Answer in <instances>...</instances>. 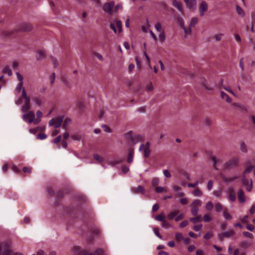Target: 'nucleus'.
Instances as JSON below:
<instances>
[{
  "label": "nucleus",
  "mask_w": 255,
  "mask_h": 255,
  "mask_svg": "<svg viewBox=\"0 0 255 255\" xmlns=\"http://www.w3.org/2000/svg\"><path fill=\"white\" fill-rule=\"evenodd\" d=\"M240 165V157L238 156H233L224 163L223 167L226 169H230L238 167Z\"/></svg>",
  "instance_id": "f257e3e1"
},
{
  "label": "nucleus",
  "mask_w": 255,
  "mask_h": 255,
  "mask_svg": "<svg viewBox=\"0 0 255 255\" xmlns=\"http://www.w3.org/2000/svg\"><path fill=\"white\" fill-rule=\"evenodd\" d=\"M10 245L7 242L0 243V255H11L12 253L10 249Z\"/></svg>",
  "instance_id": "f03ea898"
},
{
  "label": "nucleus",
  "mask_w": 255,
  "mask_h": 255,
  "mask_svg": "<svg viewBox=\"0 0 255 255\" xmlns=\"http://www.w3.org/2000/svg\"><path fill=\"white\" fill-rule=\"evenodd\" d=\"M64 116L53 118L49 122L50 127H54L55 128H58L61 127L63 121Z\"/></svg>",
  "instance_id": "7ed1b4c3"
},
{
  "label": "nucleus",
  "mask_w": 255,
  "mask_h": 255,
  "mask_svg": "<svg viewBox=\"0 0 255 255\" xmlns=\"http://www.w3.org/2000/svg\"><path fill=\"white\" fill-rule=\"evenodd\" d=\"M22 115L23 120L29 124L33 123L35 119V114L34 112L30 111Z\"/></svg>",
  "instance_id": "20e7f679"
},
{
  "label": "nucleus",
  "mask_w": 255,
  "mask_h": 255,
  "mask_svg": "<svg viewBox=\"0 0 255 255\" xmlns=\"http://www.w3.org/2000/svg\"><path fill=\"white\" fill-rule=\"evenodd\" d=\"M115 6V2L114 1H111L109 2L105 3L103 6V10L111 15L113 12V8Z\"/></svg>",
  "instance_id": "39448f33"
},
{
  "label": "nucleus",
  "mask_w": 255,
  "mask_h": 255,
  "mask_svg": "<svg viewBox=\"0 0 255 255\" xmlns=\"http://www.w3.org/2000/svg\"><path fill=\"white\" fill-rule=\"evenodd\" d=\"M241 183L243 186H246L247 190L249 192H251L252 190L253 186V181L252 179L249 180L246 176L243 177L241 179Z\"/></svg>",
  "instance_id": "423d86ee"
},
{
  "label": "nucleus",
  "mask_w": 255,
  "mask_h": 255,
  "mask_svg": "<svg viewBox=\"0 0 255 255\" xmlns=\"http://www.w3.org/2000/svg\"><path fill=\"white\" fill-rule=\"evenodd\" d=\"M32 26L30 23H22L19 24L17 30L20 31H29L32 30Z\"/></svg>",
  "instance_id": "0eeeda50"
},
{
  "label": "nucleus",
  "mask_w": 255,
  "mask_h": 255,
  "mask_svg": "<svg viewBox=\"0 0 255 255\" xmlns=\"http://www.w3.org/2000/svg\"><path fill=\"white\" fill-rule=\"evenodd\" d=\"M104 252V250L101 248L97 249L94 253H89L87 251L83 250L80 255H103Z\"/></svg>",
  "instance_id": "6e6552de"
},
{
  "label": "nucleus",
  "mask_w": 255,
  "mask_h": 255,
  "mask_svg": "<svg viewBox=\"0 0 255 255\" xmlns=\"http://www.w3.org/2000/svg\"><path fill=\"white\" fill-rule=\"evenodd\" d=\"M208 9V4L206 1H202L199 5V12L201 16L204 15V13Z\"/></svg>",
  "instance_id": "1a4fd4ad"
},
{
  "label": "nucleus",
  "mask_w": 255,
  "mask_h": 255,
  "mask_svg": "<svg viewBox=\"0 0 255 255\" xmlns=\"http://www.w3.org/2000/svg\"><path fill=\"white\" fill-rule=\"evenodd\" d=\"M174 19L175 20L178 25L184 30L185 35L186 36L187 34V30L184 26V22L182 17L179 16H175Z\"/></svg>",
  "instance_id": "9d476101"
},
{
  "label": "nucleus",
  "mask_w": 255,
  "mask_h": 255,
  "mask_svg": "<svg viewBox=\"0 0 255 255\" xmlns=\"http://www.w3.org/2000/svg\"><path fill=\"white\" fill-rule=\"evenodd\" d=\"M187 6L189 9H195L196 7V0H184Z\"/></svg>",
  "instance_id": "9b49d317"
},
{
  "label": "nucleus",
  "mask_w": 255,
  "mask_h": 255,
  "mask_svg": "<svg viewBox=\"0 0 255 255\" xmlns=\"http://www.w3.org/2000/svg\"><path fill=\"white\" fill-rule=\"evenodd\" d=\"M238 197L240 203H243L246 201L244 192L242 189H240L238 192Z\"/></svg>",
  "instance_id": "f8f14e48"
},
{
  "label": "nucleus",
  "mask_w": 255,
  "mask_h": 255,
  "mask_svg": "<svg viewBox=\"0 0 255 255\" xmlns=\"http://www.w3.org/2000/svg\"><path fill=\"white\" fill-rule=\"evenodd\" d=\"M143 141V137L139 134H136L133 136L132 140L130 144H135L140 141Z\"/></svg>",
  "instance_id": "ddd939ff"
},
{
  "label": "nucleus",
  "mask_w": 255,
  "mask_h": 255,
  "mask_svg": "<svg viewBox=\"0 0 255 255\" xmlns=\"http://www.w3.org/2000/svg\"><path fill=\"white\" fill-rule=\"evenodd\" d=\"M220 97L222 100H225L227 103H230L232 102V99L223 91L220 92Z\"/></svg>",
  "instance_id": "4468645a"
},
{
  "label": "nucleus",
  "mask_w": 255,
  "mask_h": 255,
  "mask_svg": "<svg viewBox=\"0 0 255 255\" xmlns=\"http://www.w3.org/2000/svg\"><path fill=\"white\" fill-rule=\"evenodd\" d=\"M14 33L13 30H2L0 32V35L2 37H7L12 36Z\"/></svg>",
  "instance_id": "2eb2a0df"
},
{
  "label": "nucleus",
  "mask_w": 255,
  "mask_h": 255,
  "mask_svg": "<svg viewBox=\"0 0 255 255\" xmlns=\"http://www.w3.org/2000/svg\"><path fill=\"white\" fill-rule=\"evenodd\" d=\"M134 154V150L133 149H129L128 150V159L127 161L129 163H131L133 160Z\"/></svg>",
  "instance_id": "dca6fc26"
},
{
  "label": "nucleus",
  "mask_w": 255,
  "mask_h": 255,
  "mask_svg": "<svg viewBox=\"0 0 255 255\" xmlns=\"http://www.w3.org/2000/svg\"><path fill=\"white\" fill-rule=\"evenodd\" d=\"M172 4L174 6L176 7L180 12H182L183 11L182 4L181 2H179L176 0H174L172 2Z\"/></svg>",
  "instance_id": "f3484780"
},
{
  "label": "nucleus",
  "mask_w": 255,
  "mask_h": 255,
  "mask_svg": "<svg viewBox=\"0 0 255 255\" xmlns=\"http://www.w3.org/2000/svg\"><path fill=\"white\" fill-rule=\"evenodd\" d=\"M179 211L178 210H176L173 212H170L167 215V218L170 220L175 219V217L179 214Z\"/></svg>",
  "instance_id": "a211bd4d"
},
{
  "label": "nucleus",
  "mask_w": 255,
  "mask_h": 255,
  "mask_svg": "<svg viewBox=\"0 0 255 255\" xmlns=\"http://www.w3.org/2000/svg\"><path fill=\"white\" fill-rule=\"evenodd\" d=\"M240 148L242 152L247 153L248 152L247 146L244 141H241L240 142Z\"/></svg>",
  "instance_id": "6ab92c4d"
},
{
  "label": "nucleus",
  "mask_w": 255,
  "mask_h": 255,
  "mask_svg": "<svg viewBox=\"0 0 255 255\" xmlns=\"http://www.w3.org/2000/svg\"><path fill=\"white\" fill-rule=\"evenodd\" d=\"M198 20V19L196 17H194L191 19V22L189 24V30L190 32H191V27L194 26L196 25V24L197 23Z\"/></svg>",
  "instance_id": "aec40b11"
},
{
  "label": "nucleus",
  "mask_w": 255,
  "mask_h": 255,
  "mask_svg": "<svg viewBox=\"0 0 255 255\" xmlns=\"http://www.w3.org/2000/svg\"><path fill=\"white\" fill-rule=\"evenodd\" d=\"M232 105L233 106L240 108L242 111L247 112V109L245 106L240 104L239 103H232Z\"/></svg>",
  "instance_id": "412c9836"
},
{
  "label": "nucleus",
  "mask_w": 255,
  "mask_h": 255,
  "mask_svg": "<svg viewBox=\"0 0 255 255\" xmlns=\"http://www.w3.org/2000/svg\"><path fill=\"white\" fill-rule=\"evenodd\" d=\"M254 168V166L253 165H250L248 167H247L243 172V176H246L247 174H248L250 172H251L253 170Z\"/></svg>",
  "instance_id": "4be33fe9"
},
{
  "label": "nucleus",
  "mask_w": 255,
  "mask_h": 255,
  "mask_svg": "<svg viewBox=\"0 0 255 255\" xmlns=\"http://www.w3.org/2000/svg\"><path fill=\"white\" fill-rule=\"evenodd\" d=\"M251 245V242L247 241H242L240 243V246L244 248H247Z\"/></svg>",
  "instance_id": "5701e85b"
},
{
  "label": "nucleus",
  "mask_w": 255,
  "mask_h": 255,
  "mask_svg": "<svg viewBox=\"0 0 255 255\" xmlns=\"http://www.w3.org/2000/svg\"><path fill=\"white\" fill-rule=\"evenodd\" d=\"M2 72L3 73H7L8 75L9 76H10L12 75V72L11 69L9 68V66L8 65L5 66L3 69H2Z\"/></svg>",
  "instance_id": "b1692460"
},
{
  "label": "nucleus",
  "mask_w": 255,
  "mask_h": 255,
  "mask_svg": "<svg viewBox=\"0 0 255 255\" xmlns=\"http://www.w3.org/2000/svg\"><path fill=\"white\" fill-rule=\"evenodd\" d=\"M30 104H27V103H24V105L21 107V111L23 113L27 112H28V110L30 109Z\"/></svg>",
  "instance_id": "393cba45"
},
{
  "label": "nucleus",
  "mask_w": 255,
  "mask_h": 255,
  "mask_svg": "<svg viewBox=\"0 0 255 255\" xmlns=\"http://www.w3.org/2000/svg\"><path fill=\"white\" fill-rule=\"evenodd\" d=\"M215 211L217 212H219L221 211L222 210L224 211L223 206L219 202H218L215 204Z\"/></svg>",
  "instance_id": "a878e982"
},
{
  "label": "nucleus",
  "mask_w": 255,
  "mask_h": 255,
  "mask_svg": "<svg viewBox=\"0 0 255 255\" xmlns=\"http://www.w3.org/2000/svg\"><path fill=\"white\" fill-rule=\"evenodd\" d=\"M165 215L162 213L160 215H158L155 216V219L158 221L160 222H163L165 220Z\"/></svg>",
  "instance_id": "bb28decb"
},
{
  "label": "nucleus",
  "mask_w": 255,
  "mask_h": 255,
  "mask_svg": "<svg viewBox=\"0 0 255 255\" xmlns=\"http://www.w3.org/2000/svg\"><path fill=\"white\" fill-rule=\"evenodd\" d=\"M143 151V155L145 158H147L149 157L151 151L150 150V148L143 147V149H142Z\"/></svg>",
  "instance_id": "cd10ccee"
},
{
  "label": "nucleus",
  "mask_w": 255,
  "mask_h": 255,
  "mask_svg": "<svg viewBox=\"0 0 255 255\" xmlns=\"http://www.w3.org/2000/svg\"><path fill=\"white\" fill-rule=\"evenodd\" d=\"M193 195L195 197L198 196H201L203 194L202 192L198 188H196L195 190L193 191L192 192Z\"/></svg>",
  "instance_id": "c85d7f7f"
},
{
  "label": "nucleus",
  "mask_w": 255,
  "mask_h": 255,
  "mask_svg": "<svg viewBox=\"0 0 255 255\" xmlns=\"http://www.w3.org/2000/svg\"><path fill=\"white\" fill-rule=\"evenodd\" d=\"M246 59H247L248 65L250 67H252L255 65V58H254L253 59H251L250 58V57L248 56V57H246Z\"/></svg>",
  "instance_id": "c756f323"
},
{
  "label": "nucleus",
  "mask_w": 255,
  "mask_h": 255,
  "mask_svg": "<svg viewBox=\"0 0 255 255\" xmlns=\"http://www.w3.org/2000/svg\"><path fill=\"white\" fill-rule=\"evenodd\" d=\"M61 80L66 87L68 88H70L71 87V84L65 77H62L61 78Z\"/></svg>",
  "instance_id": "7c9ffc66"
},
{
  "label": "nucleus",
  "mask_w": 255,
  "mask_h": 255,
  "mask_svg": "<svg viewBox=\"0 0 255 255\" xmlns=\"http://www.w3.org/2000/svg\"><path fill=\"white\" fill-rule=\"evenodd\" d=\"M236 10L237 13L242 17H244L245 16V12L242 8L240 6H236Z\"/></svg>",
  "instance_id": "2f4dec72"
},
{
  "label": "nucleus",
  "mask_w": 255,
  "mask_h": 255,
  "mask_svg": "<svg viewBox=\"0 0 255 255\" xmlns=\"http://www.w3.org/2000/svg\"><path fill=\"white\" fill-rule=\"evenodd\" d=\"M71 120L70 119L66 118L64 121H63V123L62 125V128L66 129L67 128V127L68 125L71 122Z\"/></svg>",
  "instance_id": "473e14b6"
},
{
  "label": "nucleus",
  "mask_w": 255,
  "mask_h": 255,
  "mask_svg": "<svg viewBox=\"0 0 255 255\" xmlns=\"http://www.w3.org/2000/svg\"><path fill=\"white\" fill-rule=\"evenodd\" d=\"M201 220V216L200 215L197 216L194 218H191L189 219V220L193 222L194 224H196L199 222Z\"/></svg>",
  "instance_id": "72a5a7b5"
},
{
  "label": "nucleus",
  "mask_w": 255,
  "mask_h": 255,
  "mask_svg": "<svg viewBox=\"0 0 255 255\" xmlns=\"http://www.w3.org/2000/svg\"><path fill=\"white\" fill-rule=\"evenodd\" d=\"M116 26L118 29V32L120 33L122 30V21L120 20H116Z\"/></svg>",
  "instance_id": "f704fd0d"
},
{
  "label": "nucleus",
  "mask_w": 255,
  "mask_h": 255,
  "mask_svg": "<svg viewBox=\"0 0 255 255\" xmlns=\"http://www.w3.org/2000/svg\"><path fill=\"white\" fill-rule=\"evenodd\" d=\"M234 234V232L232 230H228V231H227L224 233V235H225V237L227 238H229L230 237L233 235Z\"/></svg>",
  "instance_id": "c9c22d12"
},
{
  "label": "nucleus",
  "mask_w": 255,
  "mask_h": 255,
  "mask_svg": "<svg viewBox=\"0 0 255 255\" xmlns=\"http://www.w3.org/2000/svg\"><path fill=\"white\" fill-rule=\"evenodd\" d=\"M126 138L127 140H128L129 144L130 143L132 138H133V136L131 134V131H128L126 135H125Z\"/></svg>",
  "instance_id": "e433bc0d"
},
{
  "label": "nucleus",
  "mask_w": 255,
  "mask_h": 255,
  "mask_svg": "<svg viewBox=\"0 0 255 255\" xmlns=\"http://www.w3.org/2000/svg\"><path fill=\"white\" fill-rule=\"evenodd\" d=\"M155 28L156 30L160 33L162 31H164L162 29L161 24L159 22H158L155 24Z\"/></svg>",
  "instance_id": "4c0bfd02"
},
{
  "label": "nucleus",
  "mask_w": 255,
  "mask_h": 255,
  "mask_svg": "<svg viewBox=\"0 0 255 255\" xmlns=\"http://www.w3.org/2000/svg\"><path fill=\"white\" fill-rule=\"evenodd\" d=\"M201 204H202V202H201V201L199 199H195L194 200L192 204H191V206H196V207H198V206H200L201 205Z\"/></svg>",
  "instance_id": "58836bf2"
},
{
  "label": "nucleus",
  "mask_w": 255,
  "mask_h": 255,
  "mask_svg": "<svg viewBox=\"0 0 255 255\" xmlns=\"http://www.w3.org/2000/svg\"><path fill=\"white\" fill-rule=\"evenodd\" d=\"M199 208L196 206H192L191 210V213L193 216H197L198 214Z\"/></svg>",
  "instance_id": "ea45409f"
},
{
  "label": "nucleus",
  "mask_w": 255,
  "mask_h": 255,
  "mask_svg": "<svg viewBox=\"0 0 255 255\" xmlns=\"http://www.w3.org/2000/svg\"><path fill=\"white\" fill-rule=\"evenodd\" d=\"M223 216L226 220H230L232 219V216L226 211V209L224 210L223 212Z\"/></svg>",
  "instance_id": "a19ab883"
},
{
  "label": "nucleus",
  "mask_w": 255,
  "mask_h": 255,
  "mask_svg": "<svg viewBox=\"0 0 255 255\" xmlns=\"http://www.w3.org/2000/svg\"><path fill=\"white\" fill-rule=\"evenodd\" d=\"M203 220L204 222L208 223L212 220V218L209 214H206L204 215Z\"/></svg>",
  "instance_id": "79ce46f5"
},
{
  "label": "nucleus",
  "mask_w": 255,
  "mask_h": 255,
  "mask_svg": "<svg viewBox=\"0 0 255 255\" xmlns=\"http://www.w3.org/2000/svg\"><path fill=\"white\" fill-rule=\"evenodd\" d=\"M175 239L177 242H180L182 240H183V236L180 233H175Z\"/></svg>",
  "instance_id": "37998d69"
},
{
  "label": "nucleus",
  "mask_w": 255,
  "mask_h": 255,
  "mask_svg": "<svg viewBox=\"0 0 255 255\" xmlns=\"http://www.w3.org/2000/svg\"><path fill=\"white\" fill-rule=\"evenodd\" d=\"M223 80H221V86L226 91L229 92L230 93H231L232 95H233L234 96H236V95L235 93L233 92V91L231 90V89L228 86H225L223 85L222 84Z\"/></svg>",
  "instance_id": "c03bdc74"
},
{
  "label": "nucleus",
  "mask_w": 255,
  "mask_h": 255,
  "mask_svg": "<svg viewBox=\"0 0 255 255\" xmlns=\"http://www.w3.org/2000/svg\"><path fill=\"white\" fill-rule=\"evenodd\" d=\"M185 217V216L183 214L180 213L178 214L175 218V221L176 222H178L182 219H183Z\"/></svg>",
  "instance_id": "a18cd8bd"
},
{
  "label": "nucleus",
  "mask_w": 255,
  "mask_h": 255,
  "mask_svg": "<svg viewBox=\"0 0 255 255\" xmlns=\"http://www.w3.org/2000/svg\"><path fill=\"white\" fill-rule=\"evenodd\" d=\"M213 208V204L211 201H209L206 205V209L208 211H211Z\"/></svg>",
  "instance_id": "49530a36"
},
{
  "label": "nucleus",
  "mask_w": 255,
  "mask_h": 255,
  "mask_svg": "<svg viewBox=\"0 0 255 255\" xmlns=\"http://www.w3.org/2000/svg\"><path fill=\"white\" fill-rule=\"evenodd\" d=\"M158 37H159V40L161 42H164V41L165 40V35L164 32L162 31L161 32H160L158 35Z\"/></svg>",
  "instance_id": "de8ad7c7"
},
{
  "label": "nucleus",
  "mask_w": 255,
  "mask_h": 255,
  "mask_svg": "<svg viewBox=\"0 0 255 255\" xmlns=\"http://www.w3.org/2000/svg\"><path fill=\"white\" fill-rule=\"evenodd\" d=\"M71 138L75 141H80L81 139V135L80 134H74L71 136Z\"/></svg>",
  "instance_id": "09e8293b"
},
{
  "label": "nucleus",
  "mask_w": 255,
  "mask_h": 255,
  "mask_svg": "<svg viewBox=\"0 0 255 255\" xmlns=\"http://www.w3.org/2000/svg\"><path fill=\"white\" fill-rule=\"evenodd\" d=\"M143 147H145V148H149L150 147V142H146L145 143V144H140L139 147V150L140 151H142V149H143Z\"/></svg>",
  "instance_id": "8fccbe9b"
},
{
  "label": "nucleus",
  "mask_w": 255,
  "mask_h": 255,
  "mask_svg": "<svg viewBox=\"0 0 255 255\" xmlns=\"http://www.w3.org/2000/svg\"><path fill=\"white\" fill-rule=\"evenodd\" d=\"M233 255H246L245 253L243 252H241L238 249H236L234 250Z\"/></svg>",
  "instance_id": "3c124183"
},
{
  "label": "nucleus",
  "mask_w": 255,
  "mask_h": 255,
  "mask_svg": "<svg viewBox=\"0 0 255 255\" xmlns=\"http://www.w3.org/2000/svg\"><path fill=\"white\" fill-rule=\"evenodd\" d=\"M213 236V234L212 232L209 231L204 236V238L206 240H209L211 239Z\"/></svg>",
  "instance_id": "603ef678"
},
{
  "label": "nucleus",
  "mask_w": 255,
  "mask_h": 255,
  "mask_svg": "<svg viewBox=\"0 0 255 255\" xmlns=\"http://www.w3.org/2000/svg\"><path fill=\"white\" fill-rule=\"evenodd\" d=\"M243 235L245 237H247V238H250V239H253L254 238V236L253 235L249 232H244L243 233Z\"/></svg>",
  "instance_id": "864d4df0"
},
{
  "label": "nucleus",
  "mask_w": 255,
  "mask_h": 255,
  "mask_svg": "<svg viewBox=\"0 0 255 255\" xmlns=\"http://www.w3.org/2000/svg\"><path fill=\"white\" fill-rule=\"evenodd\" d=\"M153 232L155 235L159 239H162V236L159 234V229L158 228H153Z\"/></svg>",
  "instance_id": "5fc2aeb1"
},
{
  "label": "nucleus",
  "mask_w": 255,
  "mask_h": 255,
  "mask_svg": "<svg viewBox=\"0 0 255 255\" xmlns=\"http://www.w3.org/2000/svg\"><path fill=\"white\" fill-rule=\"evenodd\" d=\"M121 162V160H112L109 162V164L112 166H115L117 164H120Z\"/></svg>",
  "instance_id": "6e6d98bb"
},
{
  "label": "nucleus",
  "mask_w": 255,
  "mask_h": 255,
  "mask_svg": "<svg viewBox=\"0 0 255 255\" xmlns=\"http://www.w3.org/2000/svg\"><path fill=\"white\" fill-rule=\"evenodd\" d=\"M16 75L17 79L19 81V83H23V76L18 72H16Z\"/></svg>",
  "instance_id": "4d7b16f0"
},
{
  "label": "nucleus",
  "mask_w": 255,
  "mask_h": 255,
  "mask_svg": "<svg viewBox=\"0 0 255 255\" xmlns=\"http://www.w3.org/2000/svg\"><path fill=\"white\" fill-rule=\"evenodd\" d=\"M228 198L231 201H235L236 199V194L235 193H230L229 195Z\"/></svg>",
  "instance_id": "13d9d810"
},
{
  "label": "nucleus",
  "mask_w": 255,
  "mask_h": 255,
  "mask_svg": "<svg viewBox=\"0 0 255 255\" xmlns=\"http://www.w3.org/2000/svg\"><path fill=\"white\" fill-rule=\"evenodd\" d=\"M159 183V179L157 177H154L152 178L151 181V184L153 186H154Z\"/></svg>",
  "instance_id": "bf43d9fd"
},
{
  "label": "nucleus",
  "mask_w": 255,
  "mask_h": 255,
  "mask_svg": "<svg viewBox=\"0 0 255 255\" xmlns=\"http://www.w3.org/2000/svg\"><path fill=\"white\" fill-rule=\"evenodd\" d=\"M32 168L31 167H23L22 168V171L24 173H30L31 172Z\"/></svg>",
  "instance_id": "052dcab7"
},
{
  "label": "nucleus",
  "mask_w": 255,
  "mask_h": 255,
  "mask_svg": "<svg viewBox=\"0 0 255 255\" xmlns=\"http://www.w3.org/2000/svg\"><path fill=\"white\" fill-rule=\"evenodd\" d=\"M23 83H19L17 86H16V87L15 88L16 90L18 92H20L21 91V90H22V86H23Z\"/></svg>",
  "instance_id": "680f3d73"
},
{
  "label": "nucleus",
  "mask_w": 255,
  "mask_h": 255,
  "mask_svg": "<svg viewBox=\"0 0 255 255\" xmlns=\"http://www.w3.org/2000/svg\"><path fill=\"white\" fill-rule=\"evenodd\" d=\"M56 77V74L55 73H53L51 76L49 77L50 82L51 85L54 83V81Z\"/></svg>",
  "instance_id": "e2e57ef3"
},
{
  "label": "nucleus",
  "mask_w": 255,
  "mask_h": 255,
  "mask_svg": "<svg viewBox=\"0 0 255 255\" xmlns=\"http://www.w3.org/2000/svg\"><path fill=\"white\" fill-rule=\"evenodd\" d=\"M110 26L115 33L118 32V29L116 28V25L115 24L111 23Z\"/></svg>",
  "instance_id": "0e129e2a"
},
{
  "label": "nucleus",
  "mask_w": 255,
  "mask_h": 255,
  "mask_svg": "<svg viewBox=\"0 0 255 255\" xmlns=\"http://www.w3.org/2000/svg\"><path fill=\"white\" fill-rule=\"evenodd\" d=\"M47 137V135L45 133H39L37 136V138L42 140Z\"/></svg>",
  "instance_id": "69168bd1"
},
{
  "label": "nucleus",
  "mask_w": 255,
  "mask_h": 255,
  "mask_svg": "<svg viewBox=\"0 0 255 255\" xmlns=\"http://www.w3.org/2000/svg\"><path fill=\"white\" fill-rule=\"evenodd\" d=\"M213 181L212 180H209L207 183V189L209 191H210L213 188Z\"/></svg>",
  "instance_id": "338daca9"
},
{
  "label": "nucleus",
  "mask_w": 255,
  "mask_h": 255,
  "mask_svg": "<svg viewBox=\"0 0 255 255\" xmlns=\"http://www.w3.org/2000/svg\"><path fill=\"white\" fill-rule=\"evenodd\" d=\"M94 158L95 160H97L100 162H101L103 161V158L98 154H95L94 155Z\"/></svg>",
  "instance_id": "774afa93"
}]
</instances>
